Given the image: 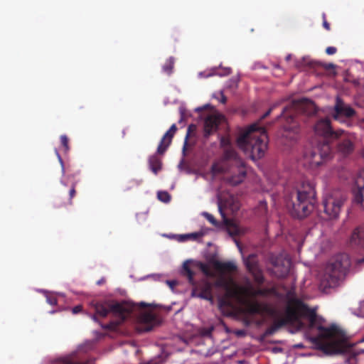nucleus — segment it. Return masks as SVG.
Returning a JSON list of instances; mask_svg holds the SVG:
<instances>
[{"instance_id": "obj_20", "label": "nucleus", "mask_w": 364, "mask_h": 364, "mask_svg": "<svg viewBox=\"0 0 364 364\" xmlns=\"http://www.w3.org/2000/svg\"><path fill=\"white\" fill-rule=\"evenodd\" d=\"M213 287L224 289L229 296H234L237 294V289L233 288V282L232 279H228L224 276H220L217 278L214 283Z\"/></svg>"}, {"instance_id": "obj_48", "label": "nucleus", "mask_w": 364, "mask_h": 364, "mask_svg": "<svg viewBox=\"0 0 364 364\" xmlns=\"http://www.w3.org/2000/svg\"><path fill=\"white\" fill-rule=\"evenodd\" d=\"M103 282H104L103 280H100L97 282V284H102Z\"/></svg>"}, {"instance_id": "obj_23", "label": "nucleus", "mask_w": 364, "mask_h": 364, "mask_svg": "<svg viewBox=\"0 0 364 364\" xmlns=\"http://www.w3.org/2000/svg\"><path fill=\"white\" fill-rule=\"evenodd\" d=\"M215 269L221 272H232L237 270V265L232 262H220L216 261L214 263Z\"/></svg>"}, {"instance_id": "obj_7", "label": "nucleus", "mask_w": 364, "mask_h": 364, "mask_svg": "<svg viewBox=\"0 0 364 364\" xmlns=\"http://www.w3.org/2000/svg\"><path fill=\"white\" fill-rule=\"evenodd\" d=\"M348 267L349 262L347 259L342 261L337 258L334 261L328 262L321 277V284L326 288L336 287L345 276Z\"/></svg>"}, {"instance_id": "obj_45", "label": "nucleus", "mask_w": 364, "mask_h": 364, "mask_svg": "<svg viewBox=\"0 0 364 364\" xmlns=\"http://www.w3.org/2000/svg\"><path fill=\"white\" fill-rule=\"evenodd\" d=\"M230 73V68L225 69V72L223 75H228Z\"/></svg>"}, {"instance_id": "obj_38", "label": "nucleus", "mask_w": 364, "mask_h": 364, "mask_svg": "<svg viewBox=\"0 0 364 364\" xmlns=\"http://www.w3.org/2000/svg\"><path fill=\"white\" fill-rule=\"evenodd\" d=\"M323 26L327 30V31H329L331 29V27H330V24L329 23H328V21H326V14H323Z\"/></svg>"}, {"instance_id": "obj_5", "label": "nucleus", "mask_w": 364, "mask_h": 364, "mask_svg": "<svg viewBox=\"0 0 364 364\" xmlns=\"http://www.w3.org/2000/svg\"><path fill=\"white\" fill-rule=\"evenodd\" d=\"M302 107V103L293 102L282 109V112L277 118L285 119L283 126L282 136L289 141H296L299 134V124L296 120V114Z\"/></svg>"}, {"instance_id": "obj_40", "label": "nucleus", "mask_w": 364, "mask_h": 364, "mask_svg": "<svg viewBox=\"0 0 364 364\" xmlns=\"http://www.w3.org/2000/svg\"><path fill=\"white\" fill-rule=\"evenodd\" d=\"M47 301L50 305H56L57 304V299L53 296L47 297Z\"/></svg>"}, {"instance_id": "obj_34", "label": "nucleus", "mask_w": 364, "mask_h": 364, "mask_svg": "<svg viewBox=\"0 0 364 364\" xmlns=\"http://www.w3.org/2000/svg\"><path fill=\"white\" fill-rule=\"evenodd\" d=\"M337 51V48L336 47H333V46H329L328 48H326V54L331 55H333L336 53Z\"/></svg>"}, {"instance_id": "obj_35", "label": "nucleus", "mask_w": 364, "mask_h": 364, "mask_svg": "<svg viewBox=\"0 0 364 364\" xmlns=\"http://www.w3.org/2000/svg\"><path fill=\"white\" fill-rule=\"evenodd\" d=\"M201 235H202V234H200V233L195 232V233L186 235H184V237L186 238H191V239L196 240V239H198V237H200Z\"/></svg>"}, {"instance_id": "obj_39", "label": "nucleus", "mask_w": 364, "mask_h": 364, "mask_svg": "<svg viewBox=\"0 0 364 364\" xmlns=\"http://www.w3.org/2000/svg\"><path fill=\"white\" fill-rule=\"evenodd\" d=\"M82 307L80 305L75 306L73 308L72 311L73 314H76L82 311Z\"/></svg>"}, {"instance_id": "obj_27", "label": "nucleus", "mask_w": 364, "mask_h": 364, "mask_svg": "<svg viewBox=\"0 0 364 364\" xmlns=\"http://www.w3.org/2000/svg\"><path fill=\"white\" fill-rule=\"evenodd\" d=\"M174 65V59L173 58H169L165 63L163 66V70L167 74L170 75L172 73Z\"/></svg>"}, {"instance_id": "obj_43", "label": "nucleus", "mask_w": 364, "mask_h": 364, "mask_svg": "<svg viewBox=\"0 0 364 364\" xmlns=\"http://www.w3.org/2000/svg\"><path fill=\"white\" fill-rule=\"evenodd\" d=\"M56 154H57V156H58V159H59V161H60V164H61L62 168H63V170H64V168H63V160H62V159H61V157H60V154H58V151H56Z\"/></svg>"}, {"instance_id": "obj_44", "label": "nucleus", "mask_w": 364, "mask_h": 364, "mask_svg": "<svg viewBox=\"0 0 364 364\" xmlns=\"http://www.w3.org/2000/svg\"><path fill=\"white\" fill-rule=\"evenodd\" d=\"M363 263H364V257L363 258L358 259L357 260V264H363Z\"/></svg>"}, {"instance_id": "obj_4", "label": "nucleus", "mask_w": 364, "mask_h": 364, "mask_svg": "<svg viewBox=\"0 0 364 364\" xmlns=\"http://www.w3.org/2000/svg\"><path fill=\"white\" fill-rule=\"evenodd\" d=\"M220 146L224 149L225 159L230 161V166L232 168L228 181L232 186H237L242 183L246 177L247 169L245 164L231 147V142L228 137H221Z\"/></svg>"}, {"instance_id": "obj_6", "label": "nucleus", "mask_w": 364, "mask_h": 364, "mask_svg": "<svg viewBox=\"0 0 364 364\" xmlns=\"http://www.w3.org/2000/svg\"><path fill=\"white\" fill-rule=\"evenodd\" d=\"M182 274L187 277L188 282L192 285L191 296L213 301V284L208 279H202L196 282L194 279L195 272L190 268L189 262L186 261L183 264Z\"/></svg>"}, {"instance_id": "obj_8", "label": "nucleus", "mask_w": 364, "mask_h": 364, "mask_svg": "<svg viewBox=\"0 0 364 364\" xmlns=\"http://www.w3.org/2000/svg\"><path fill=\"white\" fill-rule=\"evenodd\" d=\"M331 153L332 149L330 144L319 143L316 147L304 153V163L311 168H316L328 159Z\"/></svg>"}, {"instance_id": "obj_33", "label": "nucleus", "mask_w": 364, "mask_h": 364, "mask_svg": "<svg viewBox=\"0 0 364 364\" xmlns=\"http://www.w3.org/2000/svg\"><path fill=\"white\" fill-rule=\"evenodd\" d=\"M204 215L205 216V218H207V220L213 225H218V222L217 220H215V218H214L213 215H212L210 213H204Z\"/></svg>"}, {"instance_id": "obj_11", "label": "nucleus", "mask_w": 364, "mask_h": 364, "mask_svg": "<svg viewBox=\"0 0 364 364\" xmlns=\"http://www.w3.org/2000/svg\"><path fill=\"white\" fill-rule=\"evenodd\" d=\"M129 304L134 305L130 314L135 309H139L141 311L139 314V321L141 324L144 326V331H151L156 322V317L153 311L149 309V305L144 302H140L139 304L129 302Z\"/></svg>"}, {"instance_id": "obj_19", "label": "nucleus", "mask_w": 364, "mask_h": 364, "mask_svg": "<svg viewBox=\"0 0 364 364\" xmlns=\"http://www.w3.org/2000/svg\"><path fill=\"white\" fill-rule=\"evenodd\" d=\"M177 131V127L173 124L169 129L163 136L157 148V153L159 154H164L167 150L168 147L171 145L172 139Z\"/></svg>"}, {"instance_id": "obj_25", "label": "nucleus", "mask_w": 364, "mask_h": 364, "mask_svg": "<svg viewBox=\"0 0 364 364\" xmlns=\"http://www.w3.org/2000/svg\"><path fill=\"white\" fill-rule=\"evenodd\" d=\"M275 291L274 288H259L257 289H252L249 291V294L252 297H256L257 296H267L269 294H274Z\"/></svg>"}, {"instance_id": "obj_24", "label": "nucleus", "mask_w": 364, "mask_h": 364, "mask_svg": "<svg viewBox=\"0 0 364 364\" xmlns=\"http://www.w3.org/2000/svg\"><path fill=\"white\" fill-rule=\"evenodd\" d=\"M149 164L151 170L155 174H157V173L161 169V160L156 155L149 157Z\"/></svg>"}, {"instance_id": "obj_12", "label": "nucleus", "mask_w": 364, "mask_h": 364, "mask_svg": "<svg viewBox=\"0 0 364 364\" xmlns=\"http://www.w3.org/2000/svg\"><path fill=\"white\" fill-rule=\"evenodd\" d=\"M356 114V111L339 97L336 98L332 117L340 123H346V119L353 118Z\"/></svg>"}, {"instance_id": "obj_2", "label": "nucleus", "mask_w": 364, "mask_h": 364, "mask_svg": "<svg viewBox=\"0 0 364 364\" xmlns=\"http://www.w3.org/2000/svg\"><path fill=\"white\" fill-rule=\"evenodd\" d=\"M316 191L312 183L302 181L290 193L287 203L291 215L298 218L306 217L314 208Z\"/></svg>"}, {"instance_id": "obj_26", "label": "nucleus", "mask_w": 364, "mask_h": 364, "mask_svg": "<svg viewBox=\"0 0 364 364\" xmlns=\"http://www.w3.org/2000/svg\"><path fill=\"white\" fill-rule=\"evenodd\" d=\"M197 127L194 124H191L188 125L187 129L186 135L185 137L184 144L183 147V151L184 152L186 149H187L188 144V139L196 132Z\"/></svg>"}, {"instance_id": "obj_13", "label": "nucleus", "mask_w": 364, "mask_h": 364, "mask_svg": "<svg viewBox=\"0 0 364 364\" xmlns=\"http://www.w3.org/2000/svg\"><path fill=\"white\" fill-rule=\"evenodd\" d=\"M242 303L250 314H267L272 317L277 315V310L268 304L259 302L255 299H244Z\"/></svg>"}, {"instance_id": "obj_37", "label": "nucleus", "mask_w": 364, "mask_h": 364, "mask_svg": "<svg viewBox=\"0 0 364 364\" xmlns=\"http://www.w3.org/2000/svg\"><path fill=\"white\" fill-rule=\"evenodd\" d=\"M321 65L327 70L334 69L336 68V65L333 63H321Z\"/></svg>"}, {"instance_id": "obj_16", "label": "nucleus", "mask_w": 364, "mask_h": 364, "mask_svg": "<svg viewBox=\"0 0 364 364\" xmlns=\"http://www.w3.org/2000/svg\"><path fill=\"white\" fill-rule=\"evenodd\" d=\"M245 264L248 272L253 276L254 281L259 285L263 284L264 278L262 272L258 268L256 255L254 254L250 255L245 259Z\"/></svg>"}, {"instance_id": "obj_42", "label": "nucleus", "mask_w": 364, "mask_h": 364, "mask_svg": "<svg viewBox=\"0 0 364 364\" xmlns=\"http://www.w3.org/2000/svg\"><path fill=\"white\" fill-rule=\"evenodd\" d=\"M167 283L171 288H173V287H175L176 285V282H175V281H167Z\"/></svg>"}, {"instance_id": "obj_28", "label": "nucleus", "mask_w": 364, "mask_h": 364, "mask_svg": "<svg viewBox=\"0 0 364 364\" xmlns=\"http://www.w3.org/2000/svg\"><path fill=\"white\" fill-rule=\"evenodd\" d=\"M63 364H91L89 360L79 361L74 358L67 357L63 359Z\"/></svg>"}, {"instance_id": "obj_9", "label": "nucleus", "mask_w": 364, "mask_h": 364, "mask_svg": "<svg viewBox=\"0 0 364 364\" xmlns=\"http://www.w3.org/2000/svg\"><path fill=\"white\" fill-rule=\"evenodd\" d=\"M314 131L316 136L322 138L321 143H328L330 145L345 134L343 129L333 130L328 118L318 119L314 126Z\"/></svg>"}, {"instance_id": "obj_10", "label": "nucleus", "mask_w": 364, "mask_h": 364, "mask_svg": "<svg viewBox=\"0 0 364 364\" xmlns=\"http://www.w3.org/2000/svg\"><path fill=\"white\" fill-rule=\"evenodd\" d=\"M346 196L340 191H333L323 200V212L329 219L337 218L346 201Z\"/></svg>"}, {"instance_id": "obj_3", "label": "nucleus", "mask_w": 364, "mask_h": 364, "mask_svg": "<svg viewBox=\"0 0 364 364\" xmlns=\"http://www.w3.org/2000/svg\"><path fill=\"white\" fill-rule=\"evenodd\" d=\"M133 307V304L125 301L96 303L94 306L95 314L92 316V318L97 321V317L105 318L108 314H111L114 319L105 325H102V327L104 329L115 330L130 314Z\"/></svg>"}, {"instance_id": "obj_14", "label": "nucleus", "mask_w": 364, "mask_h": 364, "mask_svg": "<svg viewBox=\"0 0 364 364\" xmlns=\"http://www.w3.org/2000/svg\"><path fill=\"white\" fill-rule=\"evenodd\" d=\"M218 210L225 224L230 223V220L225 216V210L231 212L237 211L239 209V203L232 196H220L218 198Z\"/></svg>"}, {"instance_id": "obj_1", "label": "nucleus", "mask_w": 364, "mask_h": 364, "mask_svg": "<svg viewBox=\"0 0 364 364\" xmlns=\"http://www.w3.org/2000/svg\"><path fill=\"white\" fill-rule=\"evenodd\" d=\"M267 131L257 124L250 125L237 139V144L252 160L264 156L267 149Z\"/></svg>"}, {"instance_id": "obj_50", "label": "nucleus", "mask_w": 364, "mask_h": 364, "mask_svg": "<svg viewBox=\"0 0 364 364\" xmlns=\"http://www.w3.org/2000/svg\"><path fill=\"white\" fill-rule=\"evenodd\" d=\"M363 121H364V119H363Z\"/></svg>"}, {"instance_id": "obj_18", "label": "nucleus", "mask_w": 364, "mask_h": 364, "mask_svg": "<svg viewBox=\"0 0 364 364\" xmlns=\"http://www.w3.org/2000/svg\"><path fill=\"white\" fill-rule=\"evenodd\" d=\"M348 134L345 132L344 138L338 139L337 144H336V151L337 152L341 155L342 156H347L351 154L355 149L354 144L353 141L346 136Z\"/></svg>"}, {"instance_id": "obj_49", "label": "nucleus", "mask_w": 364, "mask_h": 364, "mask_svg": "<svg viewBox=\"0 0 364 364\" xmlns=\"http://www.w3.org/2000/svg\"><path fill=\"white\" fill-rule=\"evenodd\" d=\"M363 341H364V338H363V339L361 340V342H363Z\"/></svg>"}, {"instance_id": "obj_47", "label": "nucleus", "mask_w": 364, "mask_h": 364, "mask_svg": "<svg viewBox=\"0 0 364 364\" xmlns=\"http://www.w3.org/2000/svg\"><path fill=\"white\" fill-rule=\"evenodd\" d=\"M291 58V55H288L287 57H286V60H289Z\"/></svg>"}, {"instance_id": "obj_36", "label": "nucleus", "mask_w": 364, "mask_h": 364, "mask_svg": "<svg viewBox=\"0 0 364 364\" xmlns=\"http://www.w3.org/2000/svg\"><path fill=\"white\" fill-rule=\"evenodd\" d=\"M279 105L278 103L277 104H274V105H272L262 117V119L266 118L267 116H269L270 114V113L272 112V111Z\"/></svg>"}, {"instance_id": "obj_46", "label": "nucleus", "mask_w": 364, "mask_h": 364, "mask_svg": "<svg viewBox=\"0 0 364 364\" xmlns=\"http://www.w3.org/2000/svg\"><path fill=\"white\" fill-rule=\"evenodd\" d=\"M237 335H238V336H242V335H244V331H238L237 332Z\"/></svg>"}, {"instance_id": "obj_30", "label": "nucleus", "mask_w": 364, "mask_h": 364, "mask_svg": "<svg viewBox=\"0 0 364 364\" xmlns=\"http://www.w3.org/2000/svg\"><path fill=\"white\" fill-rule=\"evenodd\" d=\"M198 267H199L200 269L201 270V272L205 276L210 277L213 275L208 264L203 263V262H199Z\"/></svg>"}, {"instance_id": "obj_29", "label": "nucleus", "mask_w": 364, "mask_h": 364, "mask_svg": "<svg viewBox=\"0 0 364 364\" xmlns=\"http://www.w3.org/2000/svg\"><path fill=\"white\" fill-rule=\"evenodd\" d=\"M157 197L159 200L164 203H168L171 200V196L166 191H159Z\"/></svg>"}, {"instance_id": "obj_21", "label": "nucleus", "mask_w": 364, "mask_h": 364, "mask_svg": "<svg viewBox=\"0 0 364 364\" xmlns=\"http://www.w3.org/2000/svg\"><path fill=\"white\" fill-rule=\"evenodd\" d=\"M353 193V201L364 210V178L359 177L356 179Z\"/></svg>"}, {"instance_id": "obj_41", "label": "nucleus", "mask_w": 364, "mask_h": 364, "mask_svg": "<svg viewBox=\"0 0 364 364\" xmlns=\"http://www.w3.org/2000/svg\"><path fill=\"white\" fill-rule=\"evenodd\" d=\"M220 94L221 95L220 102L223 104H225L227 102V97L224 95L223 92H220Z\"/></svg>"}, {"instance_id": "obj_32", "label": "nucleus", "mask_w": 364, "mask_h": 364, "mask_svg": "<svg viewBox=\"0 0 364 364\" xmlns=\"http://www.w3.org/2000/svg\"><path fill=\"white\" fill-rule=\"evenodd\" d=\"M75 194H76L75 184L73 183L72 185L71 188L70 189V191H69V199H68V205H72L73 204L72 200L75 196Z\"/></svg>"}, {"instance_id": "obj_31", "label": "nucleus", "mask_w": 364, "mask_h": 364, "mask_svg": "<svg viewBox=\"0 0 364 364\" xmlns=\"http://www.w3.org/2000/svg\"><path fill=\"white\" fill-rule=\"evenodd\" d=\"M60 139L61 145L64 148V151L65 152L68 151L70 149L69 139L68 138V136L66 135H61Z\"/></svg>"}, {"instance_id": "obj_17", "label": "nucleus", "mask_w": 364, "mask_h": 364, "mask_svg": "<svg viewBox=\"0 0 364 364\" xmlns=\"http://www.w3.org/2000/svg\"><path fill=\"white\" fill-rule=\"evenodd\" d=\"M271 263L273 265V272L277 277H285L290 267V261L284 259L282 256L272 257Z\"/></svg>"}, {"instance_id": "obj_15", "label": "nucleus", "mask_w": 364, "mask_h": 364, "mask_svg": "<svg viewBox=\"0 0 364 364\" xmlns=\"http://www.w3.org/2000/svg\"><path fill=\"white\" fill-rule=\"evenodd\" d=\"M223 119V117L220 114H210L204 121L203 136L208 138L210 135L217 132L220 124Z\"/></svg>"}, {"instance_id": "obj_22", "label": "nucleus", "mask_w": 364, "mask_h": 364, "mask_svg": "<svg viewBox=\"0 0 364 364\" xmlns=\"http://www.w3.org/2000/svg\"><path fill=\"white\" fill-rule=\"evenodd\" d=\"M350 245L353 247L364 248V225L353 230L350 237Z\"/></svg>"}]
</instances>
